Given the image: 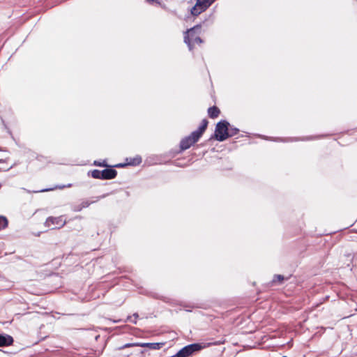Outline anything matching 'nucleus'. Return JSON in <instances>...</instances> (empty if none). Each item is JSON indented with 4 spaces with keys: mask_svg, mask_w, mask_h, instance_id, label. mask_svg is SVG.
Listing matches in <instances>:
<instances>
[{
    "mask_svg": "<svg viewBox=\"0 0 357 357\" xmlns=\"http://www.w3.org/2000/svg\"><path fill=\"white\" fill-rule=\"evenodd\" d=\"M94 165H97V166H100V167H107V165L105 162L101 163V162H98L96 161H95Z\"/></svg>",
    "mask_w": 357,
    "mask_h": 357,
    "instance_id": "nucleus-18",
    "label": "nucleus"
},
{
    "mask_svg": "<svg viewBox=\"0 0 357 357\" xmlns=\"http://www.w3.org/2000/svg\"><path fill=\"white\" fill-rule=\"evenodd\" d=\"M220 113V109L216 106L211 107L208 109V116L211 119L217 118Z\"/></svg>",
    "mask_w": 357,
    "mask_h": 357,
    "instance_id": "nucleus-9",
    "label": "nucleus"
},
{
    "mask_svg": "<svg viewBox=\"0 0 357 357\" xmlns=\"http://www.w3.org/2000/svg\"><path fill=\"white\" fill-rule=\"evenodd\" d=\"M275 278L278 279L280 282H281L284 280V276L282 275H276L275 276Z\"/></svg>",
    "mask_w": 357,
    "mask_h": 357,
    "instance_id": "nucleus-19",
    "label": "nucleus"
},
{
    "mask_svg": "<svg viewBox=\"0 0 357 357\" xmlns=\"http://www.w3.org/2000/svg\"><path fill=\"white\" fill-rule=\"evenodd\" d=\"M235 129H236V128H231V129H229V132H235Z\"/></svg>",
    "mask_w": 357,
    "mask_h": 357,
    "instance_id": "nucleus-20",
    "label": "nucleus"
},
{
    "mask_svg": "<svg viewBox=\"0 0 357 357\" xmlns=\"http://www.w3.org/2000/svg\"><path fill=\"white\" fill-rule=\"evenodd\" d=\"M106 195H103L102 196H100V197H96V200H93L92 202H89L88 200H85V201H83L82 203H81V206H82V208H86L88 206H89L92 203H95L96 202H98L99 199H102V198H104L105 197Z\"/></svg>",
    "mask_w": 357,
    "mask_h": 357,
    "instance_id": "nucleus-11",
    "label": "nucleus"
},
{
    "mask_svg": "<svg viewBox=\"0 0 357 357\" xmlns=\"http://www.w3.org/2000/svg\"><path fill=\"white\" fill-rule=\"evenodd\" d=\"M229 123L226 121H222L217 123L215 130V139L220 142L227 139L238 133V129H235V132L229 131Z\"/></svg>",
    "mask_w": 357,
    "mask_h": 357,
    "instance_id": "nucleus-3",
    "label": "nucleus"
},
{
    "mask_svg": "<svg viewBox=\"0 0 357 357\" xmlns=\"http://www.w3.org/2000/svg\"><path fill=\"white\" fill-rule=\"evenodd\" d=\"M13 339L8 335H0V347H5L12 344Z\"/></svg>",
    "mask_w": 357,
    "mask_h": 357,
    "instance_id": "nucleus-8",
    "label": "nucleus"
},
{
    "mask_svg": "<svg viewBox=\"0 0 357 357\" xmlns=\"http://www.w3.org/2000/svg\"><path fill=\"white\" fill-rule=\"evenodd\" d=\"M117 175V172L114 169H105L101 172L102 179L108 180L114 178Z\"/></svg>",
    "mask_w": 357,
    "mask_h": 357,
    "instance_id": "nucleus-7",
    "label": "nucleus"
},
{
    "mask_svg": "<svg viewBox=\"0 0 357 357\" xmlns=\"http://www.w3.org/2000/svg\"><path fill=\"white\" fill-rule=\"evenodd\" d=\"M83 209L82 206H81V204H78V205H75L73 206V210L75 212H78V211H80Z\"/></svg>",
    "mask_w": 357,
    "mask_h": 357,
    "instance_id": "nucleus-17",
    "label": "nucleus"
},
{
    "mask_svg": "<svg viewBox=\"0 0 357 357\" xmlns=\"http://www.w3.org/2000/svg\"><path fill=\"white\" fill-rule=\"evenodd\" d=\"M66 221L63 220L62 216L59 217H49L45 221V226L50 227L52 225H56L55 228H61L66 225ZM54 229V227H52Z\"/></svg>",
    "mask_w": 357,
    "mask_h": 357,
    "instance_id": "nucleus-6",
    "label": "nucleus"
},
{
    "mask_svg": "<svg viewBox=\"0 0 357 357\" xmlns=\"http://www.w3.org/2000/svg\"><path fill=\"white\" fill-rule=\"evenodd\" d=\"M124 165H122V164H119V165H116V167H123Z\"/></svg>",
    "mask_w": 357,
    "mask_h": 357,
    "instance_id": "nucleus-21",
    "label": "nucleus"
},
{
    "mask_svg": "<svg viewBox=\"0 0 357 357\" xmlns=\"http://www.w3.org/2000/svg\"><path fill=\"white\" fill-rule=\"evenodd\" d=\"M208 123V122L206 119H203L201 126L197 130L192 132L189 136L185 137L181 141V149L186 150L196 143L206 130Z\"/></svg>",
    "mask_w": 357,
    "mask_h": 357,
    "instance_id": "nucleus-1",
    "label": "nucleus"
},
{
    "mask_svg": "<svg viewBox=\"0 0 357 357\" xmlns=\"http://www.w3.org/2000/svg\"><path fill=\"white\" fill-rule=\"evenodd\" d=\"M101 172L98 169H94L91 172V175L94 178L102 179Z\"/></svg>",
    "mask_w": 357,
    "mask_h": 357,
    "instance_id": "nucleus-14",
    "label": "nucleus"
},
{
    "mask_svg": "<svg viewBox=\"0 0 357 357\" xmlns=\"http://www.w3.org/2000/svg\"><path fill=\"white\" fill-rule=\"evenodd\" d=\"M3 162V160H0V162Z\"/></svg>",
    "mask_w": 357,
    "mask_h": 357,
    "instance_id": "nucleus-23",
    "label": "nucleus"
},
{
    "mask_svg": "<svg viewBox=\"0 0 357 357\" xmlns=\"http://www.w3.org/2000/svg\"><path fill=\"white\" fill-rule=\"evenodd\" d=\"M282 357H287V356H282Z\"/></svg>",
    "mask_w": 357,
    "mask_h": 357,
    "instance_id": "nucleus-24",
    "label": "nucleus"
},
{
    "mask_svg": "<svg viewBox=\"0 0 357 357\" xmlns=\"http://www.w3.org/2000/svg\"><path fill=\"white\" fill-rule=\"evenodd\" d=\"M141 162H142L141 158L137 157V158H134L132 162H129L128 164L132 165H136L140 164Z\"/></svg>",
    "mask_w": 357,
    "mask_h": 357,
    "instance_id": "nucleus-16",
    "label": "nucleus"
},
{
    "mask_svg": "<svg viewBox=\"0 0 357 357\" xmlns=\"http://www.w3.org/2000/svg\"><path fill=\"white\" fill-rule=\"evenodd\" d=\"M165 345L164 342H153V343H145V342H135V343H128L124 344L123 346L119 347V349H123L128 347H147L150 349L153 350H158L160 349Z\"/></svg>",
    "mask_w": 357,
    "mask_h": 357,
    "instance_id": "nucleus-5",
    "label": "nucleus"
},
{
    "mask_svg": "<svg viewBox=\"0 0 357 357\" xmlns=\"http://www.w3.org/2000/svg\"><path fill=\"white\" fill-rule=\"evenodd\" d=\"M139 315L137 313H134L132 316H128L127 318V321H130L133 324L137 323V319L138 318Z\"/></svg>",
    "mask_w": 357,
    "mask_h": 357,
    "instance_id": "nucleus-15",
    "label": "nucleus"
},
{
    "mask_svg": "<svg viewBox=\"0 0 357 357\" xmlns=\"http://www.w3.org/2000/svg\"><path fill=\"white\" fill-rule=\"evenodd\" d=\"M47 190H42L41 192L47 191Z\"/></svg>",
    "mask_w": 357,
    "mask_h": 357,
    "instance_id": "nucleus-22",
    "label": "nucleus"
},
{
    "mask_svg": "<svg viewBox=\"0 0 357 357\" xmlns=\"http://www.w3.org/2000/svg\"><path fill=\"white\" fill-rule=\"evenodd\" d=\"M224 343L225 340H218L213 342H208L204 346L198 343L191 344L182 348L173 357H188L191 356L194 352L200 351L206 347H210L212 345H220Z\"/></svg>",
    "mask_w": 357,
    "mask_h": 357,
    "instance_id": "nucleus-2",
    "label": "nucleus"
},
{
    "mask_svg": "<svg viewBox=\"0 0 357 357\" xmlns=\"http://www.w3.org/2000/svg\"><path fill=\"white\" fill-rule=\"evenodd\" d=\"M8 226V220L3 216H0V230L6 228Z\"/></svg>",
    "mask_w": 357,
    "mask_h": 357,
    "instance_id": "nucleus-13",
    "label": "nucleus"
},
{
    "mask_svg": "<svg viewBox=\"0 0 357 357\" xmlns=\"http://www.w3.org/2000/svg\"><path fill=\"white\" fill-rule=\"evenodd\" d=\"M205 9L202 8L197 2L196 3L195 6L191 9V13L192 15H198L203 11H204Z\"/></svg>",
    "mask_w": 357,
    "mask_h": 357,
    "instance_id": "nucleus-10",
    "label": "nucleus"
},
{
    "mask_svg": "<svg viewBox=\"0 0 357 357\" xmlns=\"http://www.w3.org/2000/svg\"><path fill=\"white\" fill-rule=\"evenodd\" d=\"M200 26H196L185 32L184 36V41L188 44L190 50L192 49V45L195 43L200 44L202 43V40L197 35V31L200 30Z\"/></svg>",
    "mask_w": 357,
    "mask_h": 357,
    "instance_id": "nucleus-4",
    "label": "nucleus"
},
{
    "mask_svg": "<svg viewBox=\"0 0 357 357\" xmlns=\"http://www.w3.org/2000/svg\"><path fill=\"white\" fill-rule=\"evenodd\" d=\"M215 0H197V3L204 8V9H206L208 8Z\"/></svg>",
    "mask_w": 357,
    "mask_h": 357,
    "instance_id": "nucleus-12",
    "label": "nucleus"
}]
</instances>
